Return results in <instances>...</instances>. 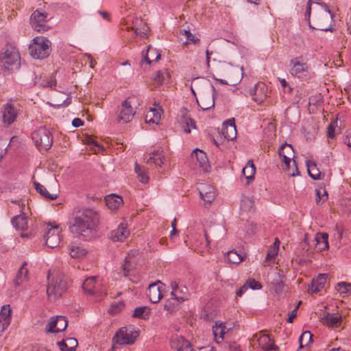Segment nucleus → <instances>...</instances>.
<instances>
[{
    "label": "nucleus",
    "mask_w": 351,
    "mask_h": 351,
    "mask_svg": "<svg viewBox=\"0 0 351 351\" xmlns=\"http://www.w3.org/2000/svg\"><path fill=\"white\" fill-rule=\"evenodd\" d=\"M99 223V216L93 208H83L75 213L73 223L70 226L71 231L85 240H89L97 234Z\"/></svg>",
    "instance_id": "nucleus-1"
},
{
    "label": "nucleus",
    "mask_w": 351,
    "mask_h": 351,
    "mask_svg": "<svg viewBox=\"0 0 351 351\" xmlns=\"http://www.w3.org/2000/svg\"><path fill=\"white\" fill-rule=\"evenodd\" d=\"M47 293L51 301L61 298L68 289V278L60 272L48 274Z\"/></svg>",
    "instance_id": "nucleus-2"
},
{
    "label": "nucleus",
    "mask_w": 351,
    "mask_h": 351,
    "mask_svg": "<svg viewBox=\"0 0 351 351\" xmlns=\"http://www.w3.org/2000/svg\"><path fill=\"white\" fill-rule=\"evenodd\" d=\"M21 58L18 49L12 45H7L5 51L0 53V72L6 73L18 69Z\"/></svg>",
    "instance_id": "nucleus-3"
},
{
    "label": "nucleus",
    "mask_w": 351,
    "mask_h": 351,
    "mask_svg": "<svg viewBox=\"0 0 351 351\" xmlns=\"http://www.w3.org/2000/svg\"><path fill=\"white\" fill-rule=\"evenodd\" d=\"M51 42L44 36H36L29 45V51L30 55L36 59H44L48 57L51 53Z\"/></svg>",
    "instance_id": "nucleus-4"
},
{
    "label": "nucleus",
    "mask_w": 351,
    "mask_h": 351,
    "mask_svg": "<svg viewBox=\"0 0 351 351\" xmlns=\"http://www.w3.org/2000/svg\"><path fill=\"white\" fill-rule=\"evenodd\" d=\"M317 4L321 6V10L314 14L313 19L315 22L316 27L313 28L325 32H332V22L334 17L333 14L326 3H321Z\"/></svg>",
    "instance_id": "nucleus-5"
},
{
    "label": "nucleus",
    "mask_w": 351,
    "mask_h": 351,
    "mask_svg": "<svg viewBox=\"0 0 351 351\" xmlns=\"http://www.w3.org/2000/svg\"><path fill=\"white\" fill-rule=\"evenodd\" d=\"M138 99L134 95L123 101L119 110L118 121L123 123L131 121L135 114Z\"/></svg>",
    "instance_id": "nucleus-6"
},
{
    "label": "nucleus",
    "mask_w": 351,
    "mask_h": 351,
    "mask_svg": "<svg viewBox=\"0 0 351 351\" xmlns=\"http://www.w3.org/2000/svg\"><path fill=\"white\" fill-rule=\"evenodd\" d=\"M32 138L40 152H47L53 143L51 133L46 128H40L32 133Z\"/></svg>",
    "instance_id": "nucleus-7"
},
{
    "label": "nucleus",
    "mask_w": 351,
    "mask_h": 351,
    "mask_svg": "<svg viewBox=\"0 0 351 351\" xmlns=\"http://www.w3.org/2000/svg\"><path fill=\"white\" fill-rule=\"evenodd\" d=\"M289 73L294 77L302 78L306 76L309 71L310 66L307 60L303 56H299L290 60L289 61Z\"/></svg>",
    "instance_id": "nucleus-8"
},
{
    "label": "nucleus",
    "mask_w": 351,
    "mask_h": 351,
    "mask_svg": "<svg viewBox=\"0 0 351 351\" xmlns=\"http://www.w3.org/2000/svg\"><path fill=\"white\" fill-rule=\"evenodd\" d=\"M82 289L88 295H96L101 297L106 294L101 280L96 276L86 278L82 284Z\"/></svg>",
    "instance_id": "nucleus-9"
},
{
    "label": "nucleus",
    "mask_w": 351,
    "mask_h": 351,
    "mask_svg": "<svg viewBox=\"0 0 351 351\" xmlns=\"http://www.w3.org/2000/svg\"><path fill=\"white\" fill-rule=\"evenodd\" d=\"M47 13L39 10L34 11L30 17V23L34 29L37 32H45L49 29L46 25Z\"/></svg>",
    "instance_id": "nucleus-10"
},
{
    "label": "nucleus",
    "mask_w": 351,
    "mask_h": 351,
    "mask_svg": "<svg viewBox=\"0 0 351 351\" xmlns=\"http://www.w3.org/2000/svg\"><path fill=\"white\" fill-rule=\"evenodd\" d=\"M59 226H52L49 223L47 226V230L45 235V243L51 248H54L58 246L60 242V238L59 235Z\"/></svg>",
    "instance_id": "nucleus-11"
},
{
    "label": "nucleus",
    "mask_w": 351,
    "mask_h": 351,
    "mask_svg": "<svg viewBox=\"0 0 351 351\" xmlns=\"http://www.w3.org/2000/svg\"><path fill=\"white\" fill-rule=\"evenodd\" d=\"M130 231L127 224L121 223L116 229L108 234V239L114 242H123L128 237Z\"/></svg>",
    "instance_id": "nucleus-12"
},
{
    "label": "nucleus",
    "mask_w": 351,
    "mask_h": 351,
    "mask_svg": "<svg viewBox=\"0 0 351 351\" xmlns=\"http://www.w3.org/2000/svg\"><path fill=\"white\" fill-rule=\"evenodd\" d=\"M19 109L13 104H6L3 106L2 119L4 124L10 125L13 123L18 114Z\"/></svg>",
    "instance_id": "nucleus-13"
},
{
    "label": "nucleus",
    "mask_w": 351,
    "mask_h": 351,
    "mask_svg": "<svg viewBox=\"0 0 351 351\" xmlns=\"http://www.w3.org/2000/svg\"><path fill=\"white\" fill-rule=\"evenodd\" d=\"M163 284L157 281L149 285L147 289V296L152 303L158 302L162 298V288Z\"/></svg>",
    "instance_id": "nucleus-14"
},
{
    "label": "nucleus",
    "mask_w": 351,
    "mask_h": 351,
    "mask_svg": "<svg viewBox=\"0 0 351 351\" xmlns=\"http://www.w3.org/2000/svg\"><path fill=\"white\" fill-rule=\"evenodd\" d=\"M213 93H204L200 96L199 100L197 99L198 106L203 110H206L210 109L215 106L214 96L216 94V90L215 87L211 85Z\"/></svg>",
    "instance_id": "nucleus-15"
},
{
    "label": "nucleus",
    "mask_w": 351,
    "mask_h": 351,
    "mask_svg": "<svg viewBox=\"0 0 351 351\" xmlns=\"http://www.w3.org/2000/svg\"><path fill=\"white\" fill-rule=\"evenodd\" d=\"M201 198L206 202L210 204L215 198L214 187L210 185L202 184L198 188Z\"/></svg>",
    "instance_id": "nucleus-16"
},
{
    "label": "nucleus",
    "mask_w": 351,
    "mask_h": 351,
    "mask_svg": "<svg viewBox=\"0 0 351 351\" xmlns=\"http://www.w3.org/2000/svg\"><path fill=\"white\" fill-rule=\"evenodd\" d=\"M192 159L195 158L199 167L207 171L210 168L208 160L206 153L199 149H195L191 153Z\"/></svg>",
    "instance_id": "nucleus-17"
},
{
    "label": "nucleus",
    "mask_w": 351,
    "mask_h": 351,
    "mask_svg": "<svg viewBox=\"0 0 351 351\" xmlns=\"http://www.w3.org/2000/svg\"><path fill=\"white\" fill-rule=\"evenodd\" d=\"M171 346L176 351H185L191 347L190 343L182 336H174L171 341Z\"/></svg>",
    "instance_id": "nucleus-18"
},
{
    "label": "nucleus",
    "mask_w": 351,
    "mask_h": 351,
    "mask_svg": "<svg viewBox=\"0 0 351 351\" xmlns=\"http://www.w3.org/2000/svg\"><path fill=\"white\" fill-rule=\"evenodd\" d=\"M228 73L230 75H232L233 77H230V76L228 77L229 81L223 80V79H218L214 77V79L221 83V84H227L230 86H234L239 83L241 80V75L242 73H240L239 71L236 69H230L228 71Z\"/></svg>",
    "instance_id": "nucleus-19"
},
{
    "label": "nucleus",
    "mask_w": 351,
    "mask_h": 351,
    "mask_svg": "<svg viewBox=\"0 0 351 351\" xmlns=\"http://www.w3.org/2000/svg\"><path fill=\"white\" fill-rule=\"evenodd\" d=\"M327 279V274H320L315 279L312 280L308 291L311 293H317L324 287Z\"/></svg>",
    "instance_id": "nucleus-20"
},
{
    "label": "nucleus",
    "mask_w": 351,
    "mask_h": 351,
    "mask_svg": "<svg viewBox=\"0 0 351 351\" xmlns=\"http://www.w3.org/2000/svg\"><path fill=\"white\" fill-rule=\"evenodd\" d=\"M228 330L224 323L217 322L215 323L212 328V331L215 338L216 343H219L223 339L224 335Z\"/></svg>",
    "instance_id": "nucleus-21"
},
{
    "label": "nucleus",
    "mask_w": 351,
    "mask_h": 351,
    "mask_svg": "<svg viewBox=\"0 0 351 351\" xmlns=\"http://www.w3.org/2000/svg\"><path fill=\"white\" fill-rule=\"evenodd\" d=\"M328 235L325 232H319L317 233L315 237H314L313 242L315 245V247H317V250H323L324 249L328 248L329 245L328 242Z\"/></svg>",
    "instance_id": "nucleus-22"
},
{
    "label": "nucleus",
    "mask_w": 351,
    "mask_h": 351,
    "mask_svg": "<svg viewBox=\"0 0 351 351\" xmlns=\"http://www.w3.org/2000/svg\"><path fill=\"white\" fill-rule=\"evenodd\" d=\"M171 299L175 300L177 304L183 302L187 300H189V292L188 289L184 286V287H179L178 290L177 292L171 291Z\"/></svg>",
    "instance_id": "nucleus-23"
},
{
    "label": "nucleus",
    "mask_w": 351,
    "mask_h": 351,
    "mask_svg": "<svg viewBox=\"0 0 351 351\" xmlns=\"http://www.w3.org/2000/svg\"><path fill=\"white\" fill-rule=\"evenodd\" d=\"M105 202L108 207L110 210H117L123 204V201L121 196L110 194L105 197Z\"/></svg>",
    "instance_id": "nucleus-24"
},
{
    "label": "nucleus",
    "mask_w": 351,
    "mask_h": 351,
    "mask_svg": "<svg viewBox=\"0 0 351 351\" xmlns=\"http://www.w3.org/2000/svg\"><path fill=\"white\" fill-rule=\"evenodd\" d=\"M77 344V339L72 337L57 343L58 346L62 351H75Z\"/></svg>",
    "instance_id": "nucleus-25"
},
{
    "label": "nucleus",
    "mask_w": 351,
    "mask_h": 351,
    "mask_svg": "<svg viewBox=\"0 0 351 351\" xmlns=\"http://www.w3.org/2000/svg\"><path fill=\"white\" fill-rule=\"evenodd\" d=\"M322 319L324 324L329 327H337L341 320V317L339 313H327Z\"/></svg>",
    "instance_id": "nucleus-26"
},
{
    "label": "nucleus",
    "mask_w": 351,
    "mask_h": 351,
    "mask_svg": "<svg viewBox=\"0 0 351 351\" xmlns=\"http://www.w3.org/2000/svg\"><path fill=\"white\" fill-rule=\"evenodd\" d=\"M306 165L309 176L313 180H321L324 174L317 169V165L313 160H306Z\"/></svg>",
    "instance_id": "nucleus-27"
},
{
    "label": "nucleus",
    "mask_w": 351,
    "mask_h": 351,
    "mask_svg": "<svg viewBox=\"0 0 351 351\" xmlns=\"http://www.w3.org/2000/svg\"><path fill=\"white\" fill-rule=\"evenodd\" d=\"M147 164L154 163L156 165L161 166L163 164L162 150L158 149L154 150L145 160Z\"/></svg>",
    "instance_id": "nucleus-28"
},
{
    "label": "nucleus",
    "mask_w": 351,
    "mask_h": 351,
    "mask_svg": "<svg viewBox=\"0 0 351 351\" xmlns=\"http://www.w3.org/2000/svg\"><path fill=\"white\" fill-rule=\"evenodd\" d=\"M26 265L27 263L24 262L16 274L14 280V283L16 287L20 286L24 281L27 280L28 270L26 268Z\"/></svg>",
    "instance_id": "nucleus-29"
},
{
    "label": "nucleus",
    "mask_w": 351,
    "mask_h": 351,
    "mask_svg": "<svg viewBox=\"0 0 351 351\" xmlns=\"http://www.w3.org/2000/svg\"><path fill=\"white\" fill-rule=\"evenodd\" d=\"M258 343L262 349L269 351L274 350L276 349L275 344L271 342L269 335H262L257 339Z\"/></svg>",
    "instance_id": "nucleus-30"
},
{
    "label": "nucleus",
    "mask_w": 351,
    "mask_h": 351,
    "mask_svg": "<svg viewBox=\"0 0 351 351\" xmlns=\"http://www.w3.org/2000/svg\"><path fill=\"white\" fill-rule=\"evenodd\" d=\"M117 343L120 344H130L134 342L132 337L127 333L125 328H122L116 333Z\"/></svg>",
    "instance_id": "nucleus-31"
},
{
    "label": "nucleus",
    "mask_w": 351,
    "mask_h": 351,
    "mask_svg": "<svg viewBox=\"0 0 351 351\" xmlns=\"http://www.w3.org/2000/svg\"><path fill=\"white\" fill-rule=\"evenodd\" d=\"M256 172L255 166L252 160H249L247 165L243 168V175L247 179V183L249 184L254 178V174Z\"/></svg>",
    "instance_id": "nucleus-32"
},
{
    "label": "nucleus",
    "mask_w": 351,
    "mask_h": 351,
    "mask_svg": "<svg viewBox=\"0 0 351 351\" xmlns=\"http://www.w3.org/2000/svg\"><path fill=\"white\" fill-rule=\"evenodd\" d=\"M12 223L16 229L24 230L27 228V219L25 215H17L12 219Z\"/></svg>",
    "instance_id": "nucleus-33"
},
{
    "label": "nucleus",
    "mask_w": 351,
    "mask_h": 351,
    "mask_svg": "<svg viewBox=\"0 0 351 351\" xmlns=\"http://www.w3.org/2000/svg\"><path fill=\"white\" fill-rule=\"evenodd\" d=\"M186 112V108L182 109L181 121L186 126V128H184V132L185 133H190L191 130L189 128V126H191L193 128H195V121L193 119H191L190 117H189Z\"/></svg>",
    "instance_id": "nucleus-34"
},
{
    "label": "nucleus",
    "mask_w": 351,
    "mask_h": 351,
    "mask_svg": "<svg viewBox=\"0 0 351 351\" xmlns=\"http://www.w3.org/2000/svg\"><path fill=\"white\" fill-rule=\"evenodd\" d=\"M36 191L39 193L43 197L48 199H56L58 197L57 194H51L47 189L41 184L37 182H34Z\"/></svg>",
    "instance_id": "nucleus-35"
},
{
    "label": "nucleus",
    "mask_w": 351,
    "mask_h": 351,
    "mask_svg": "<svg viewBox=\"0 0 351 351\" xmlns=\"http://www.w3.org/2000/svg\"><path fill=\"white\" fill-rule=\"evenodd\" d=\"M170 77L167 69H162L157 71L153 77V80L157 85H161L166 82Z\"/></svg>",
    "instance_id": "nucleus-36"
},
{
    "label": "nucleus",
    "mask_w": 351,
    "mask_h": 351,
    "mask_svg": "<svg viewBox=\"0 0 351 351\" xmlns=\"http://www.w3.org/2000/svg\"><path fill=\"white\" fill-rule=\"evenodd\" d=\"M255 201L253 197L244 196L241 199V209L243 211L253 210Z\"/></svg>",
    "instance_id": "nucleus-37"
},
{
    "label": "nucleus",
    "mask_w": 351,
    "mask_h": 351,
    "mask_svg": "<svg viewBox=\"0 0 351 351\" xmlns=\"http://www.w3.org/2000/svg\"><path fill=\"white\" fill-rule=\"evenodd\" d=\"M135 172L138 175L139 181L147 184L149 180L147 171L143 169L137 162L135 163Z\"/></svg>",
    "instance_id": "nucleus-38"
},
{
    "label": "nucleus",
    "mask_w": 351,
    "mask_h": 351,
    "mask_svg": "<svg viewBox=\"0 0 351 351\" xmlns=\"http://www.w3.org/2000/svg\"><path fill=\"white\" fill-rule=\"evenodd\" d=\"M226 261L232 264H239L243 261V257L234 250H231L226 254Z\"/></svg>",
    "instance_id": "nucleus-39"
},
{
    "label": "nucleus",
    "mask_w": 351,
    "mask_h": 351,
    "mask_svg": "<svg viewBox=\"0 0 351 351\" xmlns=\"http://www.w3.org/2000/svg\"><path fill=\"white\" fill-rule=\"evenodd\" d=\"M11 308L10 305H4L0 311V319L4 321V325H9L11 320Z\"/></svg>",
    "instance_id": "nucleus-40"
},
{
    "label": "nucleus",
    "mask_w": 351,
    "mask_h": 351,
    "mask_svg": "<svg viewBox=\"0 0 351 351\" xmlns=\"http://www.w3.org/2000/svg\"><path fill=\"white\" fill-rule=\"evenodd\" d=\"M70 255L73 258L82 257L86 254V251L82 247L78 245H71L69 247Z\"/></svg>",
    "instance_id": "nucleus-41"
},
{
    "label": "nucleus",
    "mask_w": 351,
    "mask_h": 351,
    "mask_svg": "<svg viewBox=\"0 0 351 351\" xmlns=\"http://www.w3.org/2000/svg\"><path fill=\"white\" fill-rule=\"evenodd\" d=\"M312 339V334L310 331L303 332L299 337L300 348L307 346Z\"/></svg>",
    "instance_id": "nucleus-42"
},
{
    "label": "nucleus",
    "mask_w": 351,
    "mask_h": 351,
    "mask_svg": "<svg viewBox=\"0 0 351 351\" xmlns=\"http://www.w3.org/2000/svg\"><path fill=\"white\" fill-rule=\"evenodd\" d=\"M222 132L224 137L228 140H234L237 134L236 126L232 125L230 127H224Z\"/></svg>",
    "instance_id": "nucleus-43"
},
{
    "label": "nucleus",
    "mask_w": 351,
    "mask_h": 351,
    "mask_svg": "<svg viewBox=\"0 0 351 351\" xmlns=\"http://www.w3.org/2000/svg\"><path fill=\"white\" fill-rule=\"evenodd\" d=\"M148 314H149V308L147 306H139L134 309L133 317L145 319Z\"/></svg>",
    "instance_id": "nucleus-44"
},
{
    "label": "nucleus",
    "mask_w": 351,
    "mask_h": 351,
    "mask_svg": "<svg viewBox=\"0 0 351 351\" xmlns=\"http://www.w3.org/2000/svg\"><path fill=\"white\" fill-rule=\"evenodd\" d=\"M57 322L56 331L61 332L66 329L68 326V320L66 317L62 315H57L56 317Z\"/></svg>",
    "instance_id": "nucleus-45"
},
{
    "label": "nucleus",
    "mask_w": 351,
    "mask_h": 351,
    "mask_svg": "<svg viewBox=\"0 0 351 351\" xmlns=\"http://www.w3.org/2000/svg\"><path fill=\"white\" fill-rule=\"evenodd\" d=\"M279 156H294L293 147L287 143L282 144L278 149Z\"/></svg>",
    "instance_id": "nucleus-46"
},
{
    "label": "nucleus",
    "mask_w": 351,
    "mask_h": 351,
    "mask_svg": "<svg viewBox=\"0 0 351 351\" xmlns=\"http://www.w3.org/2000/svg\"><path fill=\"white\" fill-rule=\"evenodd\" d=\"M152 52H153L154 53H156L154 61H158L160 59V54L158 52L156 51V49H152L150 46H148L147 51L143 55V60L141 61L142 64L143 62H147L148 64H150L152 63V61L149 58V53Z\"/></svg>",
    "instance_id": "nucleus-47"
},
{
    "label": "nucleus",
    "mask_w": 351,
    "mask_h": 351,
    "mask_svg": "<svg viewBox=\"0 0 351 351\" xmlns=\"http://www.w3.org/2000/svg\"><path fill=\"white\" fill-rule=\"evenodd\" d=\"M316 203L321 204L328 199V193L324 189H316Z\"/></svg>",
    "instance_id": "nucleus-48"
},
{
    "label": "nucleus",
    "mask_w": 351,
    "mask_h": 351,
    "mask_svg": "<svg viewBox=\"0 0 351 351\" xmlns=\"http://www.w3.org/2000/svg\"><path fill=\"white\" fill-rule=\"evenodd\" d=\"M272 289L275 294L280 295L285 291V285L282 280H279L272 283Z\"/></svg>",
    "instance_id": "nucleus-49"
},
{
    "label": "nucleus",
    "mask_w": 351,
    "mask_h": 351,
    "mask_svg": "<svg viewBox=\"0 0 351 351\" xmlns=\"http://www.w3.org/2000/svg\"><path fill=\"white\" fill-rule=\"evenodd\" d=\"M133 269V265L131 263L130 258L129 256H126L125 258V263L122 265V269L123 272V276L127 277L129 276L130 271Z\"/></svg>",
    "instance_id": "nucleus-50"
},
{
    "label": "nucleus",
    "mask_w": 351,
    "mask_h": 351,
    "mask_svg": "<svg viewBox=\"0 0 351 351\" xmlns=\"http://www.w3.org/2000/svg\"><path fill=\"white\" fill-rule=\"evenodd\" d=\"M338 291L341 293L350 294L351 293V283L341 282L337 284Z\"/></svg>",
    "instance_id": "nucleus-51"
},
{
    "label": "nucleus",
    "mask_w": 351,
    "mask_h": 351,
    "mask_svg": "<svg viewBox=\"0 0 351 351\" xmlns=\"http://www.w3.org/2000/svg\"><path fill=\"white\" fill-rule=\"evenodd\" d=\"M245 283L247 285V289L250 288L253 290H259L262 289V285L252 278L248 279Z\"/></svg>",
    "instance_id": "nucleus-52"
},
{
    "label": "nucleus",
    "mask_w": 351,
    "mask_h": 351,
    "mask_svg": "<svg viewBox=\"0 0 351 351\" xmlns=\"http://www.w3.org/2000/svg\"><path fill=\"white\" fill-rule=\"evenodd\" d=\"M57 328V322L56 321V317H51L46 326V331L47 332H53L56 333L58 331H56Z\"/></svg>",
    "instance_id": "nucleus-53"
},
{
    "label": "nucleus",
    "mask_w": 351,
    "mask_h": 351,
    "mask_svg": "<svg viewBox=\"0 0 351 351\" xmlns=\"http://www.w3.org/2000/svg\"><path fill=\"white\" fill-rule=\"evenodd\" d=\"M278 247H271L267 253L265 261H269L275 258L278 254Z\"/></svg>",
    "instance_id": "nucleus-54"
},
{
    "label": "nucleus",
    "mask_w": 351,
    "mask_h": 351,
    "mask_svg": "<svg viewBox=\"0 0 351 351\" xmlns=\"http://www.w3.org/2000/svg\"><path fill=\"white\" fill-rule=\"evenodd\" d=\"M151 112H152L154 118H149V114H147L145 117V121L147 123H156L159 121L160 114L156 109H152Z\"/></svg>",
    "instance_id": "nucleus-55"
},
{
    "label": "nucleus",
    "mask_w": 351,
    "mask_h": 351,
    "mask_svg": "<svg viewBox=\"0 0 351 351\" xmlns=\"http://www.w3.org/2000/svg\"><path fill=\"white\" fill-rule=\"evenodd\" d=\"M183 34L186 36V43H196L199 39L198 38H195L194 35L193 34L191 33L190 30L188 29H184L183 30Z\"/></svg>",
    "instance_id": "nucleus-56"
},
{
    "label": "nucleus",
    "mask_w": 351,
    "mask_h": 351,
    "mask_svg": "<svg viewBox=\"0 0 351 351\" xmlns=\"http://www.w3.org/2000/svg\"><path fill=\"white\" fill-rule=\"evenodd\" d=\"M225 348L228 351H242L240 346L236 342H226L225 343Z\"/></svg>",
    "instance_id": "nucleus-57"
},
{
    "label": "nucleus",
    "mask_w": 351,
    "mask_h": 351,
    "mask_svg": "<svg viewBox=\"0 0 351 351\" xmlns=\"http://www.w3.org/2000/svg\"><path fill=\"white\" fill-rule=\"evenodd\" d=\"M176 304L173 302L168 301L165 305L164 308L168 313H171L176 310Z\"/></svg>",
    "instance_id": "nucleus-58"
},
{
    "label": "nucleus",
    "mask_w": 351,
    "mask_h": 351,
    "mask_svg": "<svg viewBox=\"0 0 351 351\" xmlns=\"http://www.w3.org/2000/svg\"><path fill=\"white\" fill-rule=\"evenodd\" d=\"M280 158H282V162L285 165V169H289L290 167V162L291 159L294 158V156H279Z\"/></svg>",
    "instance_id": "nucleus-59"
},
{
    "label": "nucleus",
    "mask_w": 351,
    "mask_h": 351,
    "mask_svg": "<svg viewBox=\"0 0 351 351\" xmlns=\"http://www.w3.org/2000/svg\"><path fill=\"white\" fill-rule=\"evenodd\" d=\"M335 126L331 123L330 124L327 128V136L330 138H335Z\"/></svg>",
    "instance_id": "nucleus-60"
},
{
    "label": "nucleus",
    "mask_w": 351,
    "mask_h": 351,
    "mask_svg": "<svg viewBox=\"0 0 351 351\" xmlns=\"http://www.w3.org/2000/svg\"><path fill=\"white\" fill-rule=\"evenodd\" d=\"M312 3V0H309L307 3L306 9V19L308 21V23H310V16H311V4ZM309 26L311 27V24H309Z\"/></svg>",
    "instance_id": "nucleus-61"
},
{
    "label": "nucleus",
    "mask_w": 351,
    "mask_h": 351,
    "mask_svg": "<svg viewBox=\"0 0 351 351\" xmlns=\"http://www.w3.org/2000/svg\"><path fill=\"white\" fill-rule=\"evenodd\" d=\"M247 285L244 283L243 286H241L238 290L236 291L237 297H241L243 293L247 290Z\"/></svg>",
    "instance_id": "nucleus-62"
},
{
    "label": "nucleus",
    "mask_w": 351,
    "mask_h": 351,
    "mask_svg": "<svg viewBox=\"0 0 351 351\" xmlns=\"http://www.w3.org/2000/svg\"><path fill=\"white\" fill-rule=\"evenodd\" d=\"M56 80L53 77H51L49 80H47L45 82L43 83V86L53 88L56 86Z\"/></svg>",
    "instance_id": "nucleus-63"
},
{
    "label": "nucleus",
    "mask_w": 351,
    "mask_h": 351,
    "mask_svg": "<svg viewBox=\"0 0 351 351\" xmlns=\"http://www.w3.org/2000/svg\"><path fill=\"white\" fill-rule=\"evenodd\" d=\"M83 124H84V121L81 119H80V118H75L72 121V125L74 128H78L80 126L83 125Z\"/></svg>",
    "instance_id": "nucleus-64"
}]
</instances>
